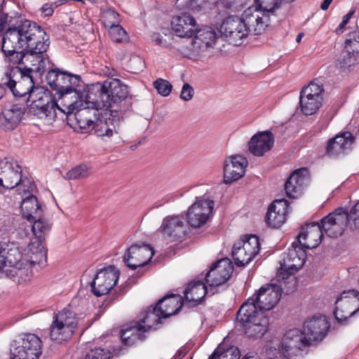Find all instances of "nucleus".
<instances>
[{"instance_id":"nucleus-1","label":"nucleus","mask_w":359,"mask_h":359,"mask_svg":"<svg viewBox=\"0 0 359 359\" xmlns=\"http://www.w3.org/2000/svg\"><path fill=\"white\" fill-rule=\"evenodd\" d=\"M1 52L13 65L0 79V100L7 87L22 102H30L38 87L35 86L32 72L41 75L45 72L44 55L49 47V38L36 22L26 19L18 12L5 13L0 8Z\"/></svg>"},{"instance_id":"nucleus-2","label":"nucleus","mask_w":359,"mask_h":359,"mask_svg":"<svg viewBox=\"0 0 359 359\" xmlns=\"http://www.w3.org/2000/svg\"><path fill=\"white\" fill-rule=\"evenodd\" d=\"M233 270V266L229 258L212 263L205 277L210 289L202 280L189 283L184 291L185 306L195 307L202 303L208 292L215 294L217 292L216 287L222 285L230 278Z\"/></svg>"},{"instance_id":"nucleus-3","label":"nucleus","mask_w":359,"mask_h":359,"mask_svg":"<svg viewBox=\"0 0 359 359\" xmlns=\"http://www.w3.org/2000/svg\"><path fill=\"white\" fill-rule=\"evenodd\" d=\"M88 91H93V97L100 102L101 108L109 107L114 114L125 113L132 107L128 88L119 79L104 81L102 83L97 82Z\"/></svg>"},{"instance_id":"nucleus-4","label":"nucleus","mask_w":359,"mask_h":359,"mask_svg":"<svg viewBox=\"0 0 359 359\" xmlns=\"http://www.w3.org/2000/svg\"><path fill=\"white\" fill-rule=\"evenodd\" d=\"M161 318L162 311L159 306L147 307L146 311L140 313L138 320L131 323L128 327L121 330V337L123 343L127 346H132L137 341L145 340V332L151 329L156 330L158 325L162 323Z\"/></svg>"},{"instance_id":"nucleus-5","label":"nucleus","mask_w":359,"mask_h":359,"mask_svg":"<svg viewBox=\"0 0 359 359\" xmlns=\"http://www.w3.org/2000/svg\"><path fill=\"white\" fill-rule=\"evenodd\" d=\"M46 79L52 90L55 91V95H58L61 102L67 101L66 98L81 99L85 95L80 89H78L81 81L79 75L55 68L48 72Z\"/></svg>"},{"instance_id":"nucleus-6","label":"nucleus","mask_w":359,"mask_h":359,"mask_svg":"<svg viewBox=\"0 0 359 359\" xmlns=\"http://www.w3.org/2000/svg\"><path fill=\"white\" fill-rule=\"evenodd\" d=\"M22 257L15 243H0V272H5L7 276L22 277L27 266Z\"/></svg>"},{"instance_id":"nucleus-7","label":"nucleus","mask_w":359,"mask_h":359,"mask_svg":"<svg viewBox=\"0 0 359 359\" xmlns=\"http://www.w3.org/2000/svg\"><path fill=\"white\" fill-rule=\"evenodd\" d=\"M11 359H39L42 353V341L36 334L23 333L11 345Z\"/></svg>"},{"instance_id":"nucleus-8","label":"nucleus","mask_w":359,"mask_h":359,"mask_svg":"<svg viewBox=\"0 0 359 359\" xmlns=\"http://www.w3.org/2000/svg\"><path fill=\"white\" fill-rule=\"evenodd\" d=\"M77 324L74 312L66 309L58 312L50 325V339L57 343L67 341L74 334Z\"/></svg>"},{"instance_id":"nucleus-9","label":"nucleus","mask_w":359,"mask_h":359,"mask_svg":"<svg viewBox=\"0 0 359 359\" xmlns=\"http://www.w3.org/2000/svg\"><path fill=\"white\" fill-rule=\"evenodd\" d=\"M22 104H26V108L29 107L32 112L41 118L46 117L49 120L55 118L56 116L55 109L59 108L55 100L51 97L50 92L41 88L36 89V93L30 99L29 102H25Z\"/></svg>"},{"instance_id":"nucleus-10","label":"nucleus","mask_w":359,"mask_h":359,"mask_svg":"<svg viewBox=\"0 0 359 359\" xmlns=\"http://www.w3.org/2000/svg\"><path fill=\"white\" fill-rule=\"evenodd\" d=\"M120 272L114 265L100 269L89 283L92 293L96 297L107 294L116 285Z\"/></svg>"},{"instance_id":"nucleus-11","label":"nucleus","mask_w":359,"mask_h":359,"mask_svg":"<svg viewBox=\"0 0 359 359\" xmlns=\"http://www.w3.org/2000/svg\"><path fill=\"white\" fill-rule=\"evenodd\" d=\"M154 255V250L149 245L145 243L132 245L126 252L123 256V262L125 264L131 269H136L140 268L141 269L143 266L148 264ZM139 277L142 276L143 271L140 270L137 272Z\"/></svg>"},{"instance_id":"nucleus-12","label":"nucleus","mask_w":359,"mask_h":359,"mask_svg":"<svg viewBox=\"0 0 359 359\" xmlns=\"http://www.w3.org/2000/svg\"><path fill=\"white\" fill-rule=\"evenodd\" d=\"M319 225L324 233L330 238L341 236L349 222L348 211L343 208H338L334 211L323 217Z\"/></svg>"},{"instance_id":"nucleus-13","label":"nucleus","mask_w":359,"mask_h":359,"mask_svg":"<svg viewBox=\"0 0 359 359\" xmlns=\"http://www.w3.org/2000/svg\"><path fill=\"white\" fill-rule=\"evenodd\" d=\"M101 109L100 102L93 97V91H88L83 96V106L77 109V114L81 116H77L74 123H72V128H79L81 133H90L93 120L90 117V110L93 111V116H96V112Z\"/></svg>"},{"instance_id":"nucleus-14","label":"nucleus","mask_w":359,"mask_h":359,"mask_svg":"<svg viewBox=\"0 0 359 359\" xmlns=\"http://www.w3.org/2000/svg\"><path fill=\"white\" fill-rule=\"evenodd\" d=\"M245 25L241 18L230 15L222 21L219 32L226 38L229 43L240 46L243 39L248 36Z\"/></svg>"},{"instance_id":"nucleus-15","label":"nucleus","mask_w":359,"mask_h":359,"mask_svg":"<svg viewBox=\"0 0 359 359\" xmlns=\"http://www.w3.org/2000/svg\"><path fill=\"white\" fill-rule=\"evenodd\" d=\"M214 205L212 200H197L187 210V217L190 226L193 228L203 226L212 214Z\"/></svg>"},{"instance_id":"nucleus-16","label":"nucleus","mask_w":359,"mask_h":359,"mask_svg":"<svg viewBox=\"0 0 359 359\" xmlns=\"http://www.w3.org/2000/svg\"><path fill=\"white\" fill-rule=\"evenodd\" d=\"M282 292L283 288L280 285L270 284L260 287L252 299L260 311H269L280 301Z\"/></svg>"},{"instance_id":"nucleus-17","label":"nucleus","mask_w":359,"mask_h":359,"mask_svg":"<svg viewBox=\"0 0 359 359\" xmlns=\"http://www.w3.org/2000/svg\"><path fill=\"white\" fill-rule=\"evenodd\" d=\"M307 346H309V343L303 332L299 329H292L284 334L280 351L285 357L290 358Z\"/></svg>"},{"instance_id":"nucleus-18","label":"nucleus","mask_w":359,"mask_h":359,"mask_svg":"<svg viewBox=\"0 0 359 359\" xmlns=\"http://www.w3.org/2000/svg\"><path fill=\"white\" fill-rule=\"evenodd\" d=\"M161 231L165 238L173 242L184 238L188 233L189 226L183 217L168 216L162 222Z\"/></svg>"},{"instance_id":"nucleus-19","label":"nucleus","mask_w":359,"mask_h":359,"mask_svg":"<svg viewBox=\"0 0 359 359\" xmlns=\"http://www.w3.org/2000/svg\"><path fill=\"white\" fill-rule=\"evenodd\" d=\"M26 111L22 102L4 107L0 113V129L5 132L14 130L20 125Z\"/></svg>"},{"instance_id":"nucleus-20","label":"nucleus","mask_w":359,"mask_h":359,"mask_svg":"<svg viewBox=\"0 0 359 359\" xmlns=\"http://www.w3.org/2000/svg\"><path fill=\"white\" fill-rule=\"evenodd\" d=\"M330 325L324 316H313L304 323L303 333L309 343L320 342L327 334Z\"/></svg>"},{"instance_id":"nucleus-21","label":"nucleus","mask_w":359,"mask_h":359,"mask_svg":"<svg viewBox=\"0 0 359 359\" xmlns=\"http://www.w3.org/2000/svg\"><path fill=\"white\" fill-rule=\"evenodd\" d=\"M319 224L318 222H306L305 226H302V230L297 236L299 245L305 249H311L320 244L324 237V233Z\"/></svg>"},{"instance_id":"nucleus-22","label":"nucleus","mask_w":359,"mask_h":359,"mask_svg":"<svg viewBox=\"0 0 359 359\" xmlns=\"http://www.w3.org/2000/svg\"><path fill=\"white\" fill-rule=\"evenodd\" d=\"M108 118L102 116L96 121H93L90 133L102 138H110L114 133H118L120 125V117L118 114H114L112 110Z\"/></svg>"},{"instance_id":"nucleus-23","label":"nucleus","mask_w":359,"mask_h":359,"mask_svg":"<svg viewBox=\"0 0 359 359\" xmlns=\"http://www.w3.org/2000/svg\"><path fill=\"white\" fill-rule=\"evenodd\" d=\"M248 165L247 159L241 155L229 157L224 164V182L231 184L241 179Z\"/></svg>"},{"instance_id":"nucleus-24","label":"nucleus","mask_w":359,"mask_h":359,"mask_svg":"<svg viewBox=\"0 0 359 359\" xmlns=\"http://www.w3.org/2000/svg\"><path fill=\"white\" fill-rule=\"evenodd\" d=\"M243 21L245 24L248 34H261L269 26V15L259 11L245 10L243 14Z\"/></svg>"},{"instance_id":"nucleus-25","label":"nucleus","mask_w":359,"mask_h":359,"mask_svg":"<svg viewBox=\"0 0 359 359\" xmlns=\"http://www.w3.org/2000/svg\"><path fill=\"white\" fill-rule=\"evenodd\" d=\"M304 249L302 245H299L298 241L292 243V247L288 248L287 252L283 257L284 266L289 271L287 275H291L303 266L306 259Z\"/></svg>"},{"instance_id":"nucleus-26","label":"nucleus","mask_w":359,"mask_h":359,"mask_svg":"<svg viewBox=\"0 0 359 359\" xmlns=\"http://www.w3.org/2000/svg\"><path fill=\"white\" fill-rule=\"evenodd\" d=\"M274 144V135L269 130L258 132L248 142L249 151L255 156H262L271 149Z\"/></svg>"},{"instance_id":"nucleus-27","label":"nucleus","mask_w":359,"mask_h":359,"mask_svg":"<svg viewBox=\"0 0 359 359\" xmlns=\"http://www.w3.org/2000/svg\"><path fill=\"white\" fill-rule=\"evenodd\" d=\"M171 27L177 36L190 38L194 36L197 25L193 16L189 13H183L172 18Z\"/></svg>"},{"instance_id":"nucleus-28","label":"nucleus","mask_w":359,"mask_h":359,"mask_svg":"<svg viewBox=\"0 0 359 359\" xmlns=\"http://www.w3.org/2000/svg\"><path fill=\"white\" fill-rule=\"evenodd\" d=\"M355 137L349 131H345L330 139L326 147V153L330 156L344 154L351 150Z\"/></svg>"},{"instance_id":"nucleus-29","label":"nucleus","mask_w":359,"mask_h":359,"mask_svg":"<svg viewBox=\"0 0 359 359\" xmlns=\"http://www.w3.org/2000/svg\"><path fill=\"white\" fill-rule=\"evenodd\" d=\"M307 172V168H301L288 177L285 183V191L288 198H296L302 194L303 188L308 182Z\"/></svg>"},{"instance_id":"nucleus-30","label":"nucleus","mask_w":359,"mask_h":359,"mask_svg":"<svg viewBox=\"0 0 359 359\" xmlns=\"http://www.w3.org/2000/svg\"><path fill=\"white\" fill-rule=\"evenodd\" d=\"M287 201L276 200L272 203L265 216V222L272 228L280 227L285 221L287 212Z\"/></svg>"},{"instance_id":"nucleus-31","label":"nucleus","mask_w":359,"mask_h":359,"mask_svg":"<svg viewBox=\"0 0 359 359\" xmlns=\"http://www.w3.org/2000/svg\"><path fill=\"white\" fill-rule=\"evenodd\" d=\"M184 305L183 297L177 294H168L156 303L162 311V318H166L177 314Z\"/></svg>"},{"instance_id":"nucleus-32","label":"nucleus","mask_w":359,"mask_h":359,"mask_svg":"<svg viewBox=\"0 0 359 359\" xmlns=\"http://www.w3.org/2000/svg\"><path fill=\"white\" fill-rule=\"evenodd\" d=\"M259 308L252 299H248L240 307L236 313V320L243 325L249 323L255 318H259L263 312L258 311Z\"/></svg>"},{"instance_id":"nucleus-33","label":"nucleus","mask_w":359,"mask_h":359,"mask_svg":"<svg viewBox=\"0 0 359 359\" xmlns=\"http://www.w3.org/2000/svg\"><path fill=\"white\" fill-rule=\"evenodd\" d=\"M20 210L23 217L28 221H32L34 218H39L43 216V214L41 205L39 203L37 198L32 194L22 200Z\"/></svg>"},{"instance_id":"nucleus-34","label":"nucleus","mask_w":359,"mask_h":359,"mask_svg":"<svg viewBox=\"0 0 359 359\" xmlns=\"http://www.w3.org/2000/svg\"><path fill=\"white\" fill-rule=\"evenodd\" d=\"M269 324V318L264 315H261L259 318L250 321L243 325L245 334L250 338H261L268 330Z\"/></svg>"},{"instance_id":"nucleus-35","label":"nucleus","mask_w":359,"mask_h":359,"mask_svg":"<svg viewBox=\"0 0 359 359\" xmlns=\"http://www.w3.org/2000/svg\"><path fill=\"white\" fill-rule=\"evenodd\" d=\"M194 44L202 49L203 47H212L218 39L216 32L210 27H205L202 29H197L194 34Z\"/></svg>"},{"instance_id":"nucleus-36","label":"nucleus","mask_w":359,"mask_h":359,"mask_svg":"<svg viewBox=\"0 0 359 359\" xmlns=\"http://www.w3.org/2000/svg\"><path fill=\"white\" fill-rule=\"evenodd\" d=\"M0 180L2 181L0 187L6 189H12L25 183L22 179V170H14L11 166L6 170L0 172Z\"/></svg>"},{"instance_id":"nucleus-37","label":"nucleus","mask_w":359,"mask_h":359,"mask_svg":"<svg viewBox=\"0 0 359 359\" xmlns=\"http://www.w3.org/2000/svg\"><path fill=\"white\" fill-rule=\"evenodd\" d=\"M61 104L62 107L57 109L67 115V124L72 128V123H74L77 121V116L80 117L81 114H77V109L83 106V98L75 99L74 102H63Z\"/></svg>"},{"instance_id":"nucleus-38","label":"nucleus","mask_w":359,"mask_h":359,"mask_svg":"<svg viewBox=\"0 0 359 359\" xmlns=\"http://www.w3.org/2000/svg\"><path fill=\"white\" fill-rule=\"evenodd\" d=\"M29 222H33L32 225V232L40 243V245H41L42 241L45 240L46 236L51 229L52 224L49 220L44 218L43 215L39 218L32 219Z\"/></svg>"},{"instance_id":"nucleus-39","label":"nucleus","mask_w":359,"mask_h":359,"mask_svg":"<svg viewBox=\"0 0 359 359\" xmlns=\"http://www.w3.org/2000/svg\"><path fill=\"white\" fill-rule=\"evenodd\" d=\"M358 63H359V55L348 48L344 47L337 58V65L345 71Z\"/></svg>"},{"instance_id":"nucleus-40","label":"nucleus","mask_w":359,"mask_h":359,"mask_svg":"<svg viewBox=\"0 0 359 359\" xmlns=\"http://www.w3.org/2000/svg\"><path fill=\"white\" fill-rule=\"evenodd\" d=\"M323 100L313 97L299 95V104L302 113L306 116L314 114L322 104Z\"/></svg>"},{"instance_id":"nucleus-41","label":"nucleus","mask_w":359,"mask_h":359,"mask_svg":"<svg viewBox=\"0 0 359 359\" xmlns=\"http://www.w3.org/2000/svg\"><path fill=\"white\" fill-rule=\"evenodd\" d=\"M238 242L234 243L231 252L232 257L238 266H244L249 264L254 257L244 250Z\"/></svg>"},{"instance_id":"nucleus-42","label":"nucleus","mask_w":359,"mask_h":359,"mask_svg":"<svg viewBox=\"0 0 359 359\" xmlns=\"http://www.w3.org/2000/svg\"><path fill=\"white\" fill-rule=\"evenodd\" d=\"M246 250L249 255L252 256L254 258L259 252L260 243L259 237L256 235H245L243 238L238 241Z\"/></svg>"},{"instance_id":"nucleus-43","label":"nucleus","mask_w":359,"mask_h":359,"mask_svg":"<svg viewBox=\"0 0 359 359\" xmlns=\"http://www.w3.org/2000/svg\"><path fill=\"white\" fill-rule=\"evenodd\" d=\"M323 92L324 89L322 85H318L312 81L302 89L300 95L323 100L322 93Z\"/></svg>"},{"instance_id":"nucleus-44","label":"nucleus","mask_w":359,"mask_h":359,"mask_svg":"<svg viewBox=\"0 0 359 359\" xmlns=\"http://www.w3.org/2000/svg\"><path fill=\"white\" fill-rule=\"evenodd\" d=\"M89 174V170L85 165H79L69 170L65 178L68 180H74L86 178L88 177Z\"/></svg>"},{"instance_id":"nucleus-45","label":"nucleus","mask_w":359,"mask_h":359,"mask_svg":"<svg viewBox=\"0 0 359 359\" xmlns=\"http://www.w3.org/2000/svg\"><path fill=\"white\" fill-rule=\"evenodd\" d=\"M109 34L111 40L116 43L123 42L128 39L126 30L119 25L114 23L110 26Z\"/></svg>"},{"instance_id":"nucleus-46","label":"nucleus","mask_w":359,"mask_h":359,"mask_svg":"<svg viewBox=\"0 0 359 359\" xmlns=\"http://www.w3.org/2000/svg\"><path fill=\"white\" fill-rule=\"evenodd\" d=\"M154 87L157 90L158 93L164 97L170 95L172 86L167 80L158 79L153 83Z\"/></svg>"},{"instance_id":"nucleus-47","label":"nucleus","mask_w":359,"mask_h":359,"mask_svg":"<svg viewBox=\"0 0 359 359\" xmlns=\"http://www.w3.org/2000/svg\"><path fill=\"white\" fill-rule=\"evenodd\" d=\"M260 9L263 13L269 15V13H273L280 6L279 0H256Z\"/></svg>"},{"instance_id":"nucleus-48","label":"nucleus","mask_w":359,"mask_h":359,"mask_svg":"<svg viewBox=\"0 0 359 359\" xmlns=\"http://www.w3.org/2000/svg\"><path fill=\"white\" fill-rule=\"evenodd\" d=\"M344 45L345 48H348L359 55V32L350 34L348 38L346 39Z\"/></svg>"},{"instance_id":"nucleus-49","label":"nucleus","mask_w":359,"mask_h":359,"mask_svg":"<svg viewBox=\"0 0 359 359\" xmlns=\"http://www.w3.org/2000/svg\"><path fill=\"white\" fill-rule=\"evenodd\" d=\"M348 220L352 229H359V201L348 212Z\"/></svg>"},{"instance_id":"nucleus-50","label":"nucleus","mask_w":359,"mask_h":359,"mask_svg":"<svg viewBox=\"0 0 359 359\" xmlns=\"http://www.w3.org/2000/svg\"><path fill=\"white\" fill-rule=\"evenodd\" d=\"M353 297L354 298H357L359 302V292L355 290H349L348 291H344L341 295L337 299L335 304H337L339 301H341L343 299H346L348 297ZM359 312V307L356 309L355 311H352L350 313V316H354L356 313Z\"/></svg>"},{"instance_id":"nucleus-51","label":"nucleus","mask_w":359,"mask_h":359,"mask_svg":"<svg viewBox=\"0 0 359 359\" xmlns=\"http://www.w3.org/2000/svg\"><path fill=\"white\" fill-rule=\"evenodd\" d=\"M43 248L40 249L36 253H33L30 257V262L32 264L41 265L43 262H46L47 255L46 250H43Z\"/></svg>"},{"instance_id":"nucleus-52","label":"nucleus","mask_w":359,"mask_h":359,"mask_svg":"<svg viewBox=\"0 0 359 359\" xmlns=\"http://www.w3.org/2000/svg\"><path fill=\"white\" fill-rule=\"evenodd\" d=\"M194 90L192 86L186 83L183 85L180 93V98L184 101H189L193 98Z\"/></svg>"},{"instance_id":"nucleus-53","label":"nucleus","mask_w":359,"mask_h":359,"mask_svg":"<svg viewBox=\"0 0 359 359\" xmlns=\"http://www.w3.org/2000/svg\"><path fill=\"white\" fill-rule=\"evenodd\" d=\"M334 315L338 323L344 325L346 323L348 324V319L351 317L350 314L348 316H345L342 312H339L337 307H336L334 311Z\"/></svg>"},{"instance_id":"nucleus-54","label":"nucleus","mask_w":359,"mask_h":359,"mask_svg":"<svg viewBox=\"0 0 359 359\" xmlns=\"http://www.w3.org/2000/svg\"><path fill=\"white\" fill-rule=\"evenodd\" d=\"M225 352H228V357L230 355L229 359H239L241 356L240 351L238 348L228 349Z\"/></svg>"},{"instance_id":"nucleus-55","label":"nucleus","mask_w":359,"mask_h":359,"mask_svg":"<svg viewBox=\"0 0 359 359\" xmlns=\"http://www.w3.org/2000/svg\"><path fill=\"white\" fill-rule=\"evenodd\" d=\"M219 357L227 358L228 352L219 351L215 349L214 352L209 356L208 359H217Z\"/></svg>"},{"instance_id":"nucleus-56","label":"nucleus","mask_w":359,"mask_h":359,"mask_svg":"<svg viewBox=\"0 0 359 359\" xmlns=\"http://www.w3.org/2000/svg\"><path fill=\"white\" fill-rule=\"evenodd\" d=\"M152 41H154L157 45H163L162 36L158 33H154L152 35Z\"/></svg>"},{"instance_id":"nucleus-57","label":"nucleus","mask_w":359,"mask_h":359,"mask_svg":"<svg viewBox=\"0 0 359 359\" xmlns=\"http://www.w3.org/2000/svg\"><path fill=\"white\" fill-rule=\"evenodd\" d=\"M346 24L341 21L339 26L335 29V33L338 35L341 34L345 29Z\"/></svg>"},{"instance_id":"nucleus-58","label":"nucleus","mask_w":359,"mask_h":359,"mask_svg":"<svg viewBox=\"0 0 359 359\" xmlns=\"http://www.w3.org/2000/svg\"><path fill=\"white\" fill-rule=\"evenodd\" d=\"M186 351L184 349L181 348L179 351H177L174 357V359H182L186 355Z\"/></svg>"},{"instance_id":"nucleus-59","label":"nucleus","mask_w":359,"mask_h":359,"mask_svg":"<svg viewBox=\"0 0 359 359\" xmlns=\"http://www.w3.org/2000/svg\"><path fill=\"white\" fill-rule=\"evenodd\" d=\"M333 0H323L320 5V8L323 11H326Z\"/></svg>"},{"instance_id":"nucleus-60","label":"nucleus","mask_w":359,"mask_h":359,"mask_svg":"<svg viewBox=\"0 0 359 359\" xmlns=\"http://www.w3.org/2000/svg\"><path fill=\"white\" fill-rule=\"evenodd\" d=\"M194 4L198 6H202L203 4L208 2L210 0H192Z\"/></svg>"},{"instance_id":"nucleus-61","label":"nucleus","mask_w":359,"mask_h":359,"mask_svg":"<svg viewBox=\"0 0 359 359\" xmlns=\"http://www.w3.org/2000/svg\"><path fill=\"white\" fill-rule=\"evenodd\" d=\"M69 0H58L57 1H55L54 3V5L55 7H57L59 6H61V5H63V4H65L66 3H67Z\"/></svg>"},{"instance_id":"nucleus-62","label":"nucleus","mask_w":359,"mask_h":359,"mask_svg":"<svg viewBox=\"0 0 359 359\" xmlns=\"http://www.w3.org/2000/svg\"><path fill=\"white\" fill-rule=\"evenodd\" d=\"M109 15L110 17L113 18H117L118 17V13L114 11H109Z\"/></svg>"},{"instance_id":"nucleus-63","label":"nucleus","mask_w":359,"mask_h":359,"mask_svg":"<svg viewBox=\"0 0 359 359\" xmlns=\"http://www.w3.org/2000/svg\"><path fill=\"white\" fill-rule=\"evenodd\" d=\"M355 13V10L354 9H351L347 14L346 15L351 19L353 15H354Z\"/></svg>"},{"instance_id":"nucleus-64","label":"nucleus","mask_w":359,"mask_h":359,"mask_svg":"<svg viewBox=\"0 0 359 359\" xmlns=\"http://www.w3.org/2000/svg\"><path fill=\"white\" fill-rule=\"evenodd\" d=\"M350 20V18L346 15H345L344 17H343V20H342V22H344V23H346V25L348 24V22H349Z\"/></svg>"}]
</instances>
